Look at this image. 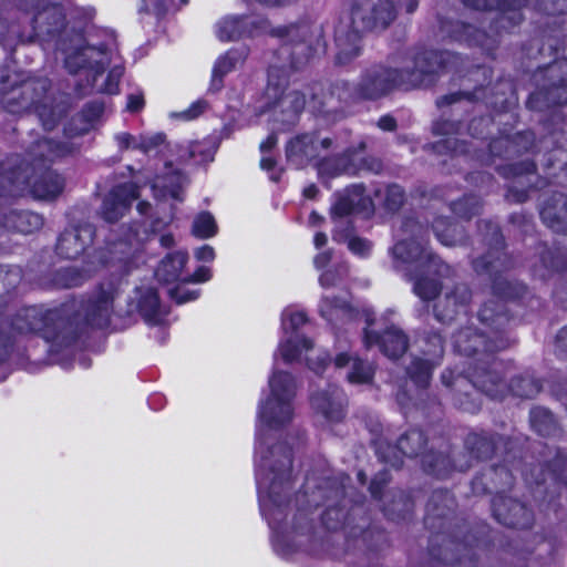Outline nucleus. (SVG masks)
<instances>
[{
  "mask_svg": "<svg viewBox=\"0 0 567 567\" xmlns=\"http://www.w3.org/2000/svg\"><path fill=\"white\" fill-rule=\"evenodd\" d=\"M285 363L305 361L309 369L320 373L329 364L326 351L316 348L312 340L288 337L282 340L275 354V369L269 377V394L258 406L256 427V481L261 514L269 525L279 512L290 480L291 454L286 446L269 450L270 433L288 425L295 416L297 385L293 377L278 369V357Z\"/></svg>",
  "mask_w": 567,
  "mask_h": 567,
  "instance_id": "nucleus-1",
  "label": "nucleus"
},
{
  "mask_svg": "<svg viewBox=\"0 0 567 567\" xmlns=\"http://www.w3.org/2000/svg\"><path fill=\"white\" fill-rule=\"evenodd\" d=\"M478 320L483 327L482 331L477 332L472 327L460 330L453 339L454 348L461 354L477 355L476 361L484 364V367H475L473 371L467 372L466 378L473 385L492 398H501L505 385L502 379L496 375L495 370L487 371L485 364L489 363L491 353L508 346L502 332L509 319L504 311L503 303L498 300H492L482 307L478 312Z\"/></svg>",
  "mask_w": 567,
  "mask_h": 567,
  "instance_id": "nucleus-2",
  "label": "nucleus"
},
{
  "mask_svg": "<svg viewBox=\"0 0 567 567\" xmlns=\"http://www.w3.org/2000/svg\"><path fill=\"white\" fill-rule=\"evenodd\" d=\"M447 68L442 53L422 51L403 59L400 69L383 65L373 66L362 75L358 90L367 99L381 97L394 89H416L429 86L436 81L439 73Z\"/></svg>",
  "mask_w": 567,
  "mask_h": 567,
  "instance_id": "nucleus-3",
  "label": "nucleus"
},
{
  "mask_svg": "<svg viewBox=\"0 0 567 567\" xmlns=\"http://www.w3.org/2000/svg\"><path fill=\"white\" fill-rule=\"evenodd\" d=\"M411 238L399 240L393 249L394 267L409 281H413V291L422 300H432L441 289L436 277L449 276L451 269L424 246L421 226L413 221L405 225Z\"/></svg>",
  "mask_w": 567,
  "mask_h": 567,
  "instance_id": "nucleus-4",
  "label": "nucleus"
},
{
  "mask_svg": "<svg viewBox=\"0 0 567 567\" xmlns=\"http://www.w3.org/2000/svg\"><path fill=\"white\" fill-rule=\"evenodd\" d=\"M111 49L86 47L81 51L71 54L65 60V65L72 73L83 70L87 76H92L91 85L97 91L115 94L118 91V83L123 75V69L115 65L107 74L105 82L97 83L99 76L102 75L105 65L111 62Z\"/></svg>",
  "mask_w": 567,
  "mask_h": 567,
  "instance_id": "nucleus-5",
  "label": "nucleus"
},
{
  "mask_svg": "<svg viewBox=\"0 0 567 567\" xmlns=\"http://www.w3.org/2000/svg\"><path fill=\"white\" fill-rule=\"evenodd\" d=\"M417 6V0H354L350 17L359 30H383L396 19L400 7L411 14Z\"/></svg>",
  "mask_w": 567,
  "mask_h": 567,
  "instance_id": "nucleus-6",
  "label": "nucleus"
},
{
  "mask_svg": "<svg viewBox=\"0 0 567 567\" xmlns=\"http://www.w3.org/2000/svg\"><path fill=\"white\" fill-rule=\"evenodd\" d=\"M280 70L271 66L268 73L267 96L274 100L271 105L272 113L277 121L284 125L293 124L303 110L306 100L303 94L297 90L284 87L279 79Z\"/></svg>",
  "mask_w": 567,
  "mask_h": 567,
  "instance_id": "nucleus-7",
  "label": "nucleus"
},
{
  "mask_svg": "<svg viewBox=\"0 0 567 567\" xmlns=\"http://www.w3.org/2000/svg\"><path fill=\"white\" fill-rule=\"evenodd\" d=\"M146 238V231H140L138 227H130L123 238L110 244L107 248L109 257L104 262L121 274H128L137 267L143 243Z\"/></svg>",
  "mask_w": 567,
  "mask_h": 567,
  "instance_id": "nucleus-8",
  "label": "nucleus"
},
{
  "mask_svg": "<svg viewBox=\"0 0 567 567\" xmlns=\"http://www.w3.org/2000/svg\"><path fill=\"white\" fill-rule=\"evenodd\" d=\"M59 327L56 310H44L38 307L21 310L11 322L13 333L21 336L39 333L48 341L55 339Z\"/></svg>",
  "mask_w": 567,
  "mask_h": 567,
  "instance_id": "nucleus-9",
  "label": "nucleus"
},
{
  "mask_svg": "<svg viewBox=\"0 0 567 567\" xmlns=\"http://www.w3.org/2000/svg\"><path fill=\"white\" fill-rule=\"evenodd\" d=\"M28 172L29 165H20L10 173L9 183L17 190H24V185L30 186L31 194L39 199H53L62 192L63 179L56 173L45 172L31 183Z\"/></svg>",
  "mask_w": 567,
  "mask_h": 567,
  "instance_id": "nucleus-10",
  "label": "nucleus"
},
{
  "mask_svg": "<svg viewBox=\"0 0 567 567\" xmlns=\"http://www.w3.org/2000/svg\"><path fill=\"white\" fill-rule=\"evenodd\" d=\"M374 203L369 195H364V188L360 184L347 187L343 192L334 194L331 205L332 219L348 217L353 213L371 214Z\"/></svg>",
  "mask_w": 567,
  "mask_h": 567,
  "instance_id": "nucleus-11",
  "label": "nucleus"
},
{
  "mask_svg": "<svg viewBox=\"0 0 567 567\" xmlns=\"http://www.w3.org/2000/svg\"><path fill=\"white\" fill-rule=\"evenodd\" d=\"M311 405L318 420L324 425H330L344 417L346 396L339 388L329 386L312 395Z\"/></svg>",
  "mask_w": 567,
  "mask_h": 567,
  "instance_id": "nucleus-12",
  "label": "nucleus"
},
{
  "mask_svg": "<svg viewBox=\"0 0 567 567\" xmlns=\"http://www.w3.org/2000/svg\"><path fill=\"white\" fill-rule=\"evenodd\" d=\"M465 6L476 10L498 9L502 13L499 22L505 27L506 22L516 24L520 21L522 16L517 12L523 6L534 0H462ZM549 0H535V7L548 12H564V9H549Z\"/></svg>",
  "mask_w": 567,
  "mask_h": 567,
  "instance_id": "nucleus-13",
  "label": "nucleus"
},
{
  "mask_svg": "<svg viewBox=\"0 0 567 567\" xmlns=\"http://www.w3.org/2000/svg\"><path fill=\"white\" fill-rule=\"evenodd\" d=\"M367 323L368 327L364 330V343L368 348L373 344H379L381 351L392 359L398 358L405 352L408 348V340L400 329L393 324L385 327L383 336L380 338L377 331L371 329L374 324V319H372L369 313L367 315Z\"/></svg>",
  "mask_w": 567,
  "mask_h": 567,
  "instance_id": "nucleus-14",
  "label": "nucleus"
},
{
  "mask_svg": "<svg viewBox=\"0 0 567 567\" xmlns=\"http://www.w3.org/2000/svg\"><path fill=\"white\" fill-rule=\"evenodd\" d=\"M361 168L378 172L381 168V163L377 159L359 158L357 155L350 158V154H346L321 161L318 165V174L321 179L326 181L342 174H355Z\"/></svg>",
  "mask_w": 567,
  "mask_h": 567,
  "instance_id": "nucleus-15",
  "label": "nucleus"
},
{
  "mask_svg": "<svg viewBox=\"0 0 567 567\" xmlns=\"http://www.w3.org/2000/svg\"><path fill=\"white\" fill-rule=\"evenodd\" d=\"M138 197V187L134 183H124L114 187L104 198L101 216L109 223H115L128 210L133 200Z\"/></svg>",
  "mask_w": 567,
  "mask_h": 567,
  "instance_id": "nucleus-16",
  "label": "nucleus"
},
{
  "mask_svg": "<svg viewBox=\"0 0 567 567\" xmlns=\"http://www.w3.org/2000/svg\"><path fill=\"white\" fill-rule=\"evenodd\" d=\"M423 354L424 358L414 359L408 369L411 380L422 388L429 384L432 370L442 359L443 341L441 336H434L429 340L427 348Z\"/></svg>",
  "mask_w": 567,
  "mask_h": 567,
  "instance_id": "nucleus-17",
  "label": "nucleus"
},
{
  "mask_svg": "<svg viewBox=\"0 0 567 567\" xmlns=\"http://www.w3.org/2000/svg\"><path fill=\"white\" fill-rule=\"evenodd\" d=\"M331 144L329 138L319 140L316 135L305 134L290 141L287 146V158L296 167H303L320 155Z\"/></svg>",
  "mask_w": 567,
  "mask_h": 567,
  "instance_id": "nucleus-18",
  "label": "nucleus"
},
{
  "mask_svg": "<svg viewBox=\"0 0 567 567\" xmlns=\"http://www.w3.org/2000/svg\"><path fill=\"white\" fill-rule=\"evenodd\" d=\"M351 21H341L336 29V60L338 64H348L361 53V34Z\"/></svg>",
  "mask_w": 567,
  "mask_h": 567,
  "instance_id": "nucleus-19",
  "label": "nucleus"
},
{
  "mask_svg": "<svg viewBox=\"0 0 567 567\" xmlns=\"http://www.w3.org/2000/svg\"><path fill=\"white\" fill-rule=\"evenodd\" d=\"M493 512L499 523L511 527L526 528L533 520L532 513L524 504L505 496L494 498Z\"/></svg>",
  "mask_w": 567,
  "mask_h": 567,
  "instance_id": "nucleus-20",
  "label": "nucleus"
},
{
  "mask_svg": "<svg viewBox=\"0 0 567 567\" xmlns=\"http://www.w3.org/2000/svg\"><path fill=\"white\" fill-rule=\"evenodd\" d=\"M116 292L117 289L113 284L102 285L94 298L89 301L86 318L92 326L99 328L107 326Z\"/></svg>",
  "mask_w": 567,
  "mask_h": 567,
  "instance_id": "nucleus-21",
  "label": "nucleus"
},
{
  "mask_svg": "<svg viewBox=\"0 0 567 567\" xmlns=\"http://www.w3.org/2000/svg\"><path fill=\"white\" fill-rule=\"evenodd\" d=\"M259 29H262V22L251 17L226 16L216 23L215 33L220 41H234Z\"/></svg>",
  "mask_w": 567,
  "mask_h": 567,
  "instance_id": "nucleus-22",
  "label": "nucleus"
},
{
  "mask_svg": "<svg viewBox=\"0 0 567 567\" xmlns=\"http://www.w3.org/2000/svg\"><path fill=\"white\" fill-rule=\"evenodd\" d=\"M94 230L91 225L65 230L59 238L56 250L64 258H76L92 243Z\"/></svg>",
  "mask_w": 567,
  "mask_h": 567,
  "instance_id": "nucleus-23",
  "label": "nucleus"
},
{
  "mask_svg": "<svg viewBox=\"0 0 567 567\" xmlns=\"http://www.w3.org/2000/svg\"><path fill=\"white\" fill-rule=\"evenodd\" d=\"M337 369H347V380L352 384H365L371 382L374 369L367 362L348 352H340L334 358Z\"/></svg>",
  "mask_w": 567,
  "mask_h": 567,
  "instance_id": "nucleus-24",
  "label": "nucleus"
},
{
  "mask_svg": "<svg viewBox=\"0 0 567 567\" xmlns=\"http://www.w3.org/2000/svg\"><path fill=\"white\" fill-rule=\"evenodd\" d=\"M470 297L471 293L466 286H456L454 291L446 292L444 300L435 306V317L442 322L453 320L456 315L465 310Z\"/></svg>",
  "mask_w": 567,
  "mask_h": 567,
  "instance_id": "nucleus-25",
  "label": "nucleus"
},
{
  "mask_svg": "<svg viewBox=\"0 0 567 567\" xmlns=\"http://www.w3.org/2000/svg\"><path fill=\"white\" fill-rule=\"evenodd\" d=\"M544 223L557 233H567V197L563 194L554 196L550 203H546L540 209Z\"/></svg>",
  "mask_w": 567,
  "mask_h": 567,
  "instance_id": "nucleus-26",
  "label": "nucleus"
},
{
  "mask_svg": "<svg viewBox=\"0 0 567 567\" xmlns=\"http://www.w3.org/2000/svg\"><path fill=\"white\" fill-rule=\"evenodd\" d=\"M115 140L121 148H134L143 153H151L165 142V135L162 133H152L134 136L123 132L116 134Z\"/></svg>",
  "mask_w": 567,
  "mask_h": 567,
  "instance_id": "nucleus-27",
  "label": "nucleus"
},
{
  "mask_svg": "<svg viewBox=\"0 0 567 567\" xmlns=\"http://www.w3.org/2000/svg\"><path fill=\"white\" fill-rule=\"evenodd\" d=\"M188 260L185 251H175L168 254L156 269V277L164 282L183 281V269Z\"/></svg>",
  "mask_w": 567,
  "mask_h": 567,
  "instance_id": "nucleus-28",
  "label": "nucleus"
},
{
  "mask_svg": "<svg viewBox=\"0 0 567 567\" xmlns=\"http://www.w3.org/2000/svg\"><path fill=\"white\" fill-rule=\"evenodd\" d=\"M246 51L229 50L215 62L210 82V90L218 91L223 84V76L236 68L246 59Z\"/></svg>",
  "mask_w": 567,
  "mask_h": 567,
  "instance_id": "nucleus-29",
  "label": "nucleus"
},
{
  "mask_svg": "<svg viewBox=\"0 0 567 567\" xmlns=\"http://www.w3.org/2000/svg\"><path fill=\"white\" fill-rule=\"evenodd\" d=\"M186 182V178L178 172H174L164 177H156L152 188L156 197L166 198L171 196L174 199L181 200L179 193Z\"/></svg>",
  "mask_w": 567,
  "mask_h": 567,
  "instance_id": "nucleus-30",
  "label": "nucleus"
},
{
  "mask_svg": "<svg viewBox=\"0 0 567 567\" xmlns=\"http://www.w3.org/2000/svg\"><path fill=\"white\" fill-rule=\"evenodd\" d=\"M42 225V217L32 212H12L6 220V227L24 234L32 233Z\"/></svg>",
  "mask_w": 567,
  "mask_h": 567,
  "instance_id": "nucleus-31",
  "label": "nucleus"
},
{
  "mask_svg": "<svg viewBox=\"0 0 567 567\" xmlns=\"http://www.w3.org/2000/svg\"><path fill=\"white\" fill-rule=\"evenodd\" d=\"M433 229L437 239L445 246H454L463 238L460 227L443 218L434 221Z\"/></svg>",
  "mask_w": 567,
  "mask_h": 567,
  "instance_id": "nucleus-32",
  "label": "nucleus"
},
{
  "mask_svg": "<svg viewBox=\"0 0 567 567\" xmlns=\"http://www.w3.org/2000/svg\"><path fill=\"white\" fill-rule=\"evenodd\" d=\"M425 437L419 430H412L399 439L398 450L406 456H417L424 449Z\"/></svg>",
  "mask_w": 567,
  "mask_h": 567,
  "instance_id": "nucleus-33",
  "label": "nucleus"
},
{
  "mask_svg": "<svg viewBox=\"0 0 567 567\" xmlns=\"http://www.w3.org/2000/svg\"><path fill=\"white\" fill-rule=\"evenodd\" d=\"M350 311L349 305L346 300L333 301L329 297L323 296L319 303L320 315L328 321L346 317Z\"/></svg>",
  "mask_w": 567,
  "mask_h": 567,
  "instance_id": "nucleus-34",
  "label": "nucleus"
},
{
  "mask_svg": "<svg viewBox=\"0 0 567 567\" xmlns=\"http://www.w3.org/2000/svg\"><path fill=\"white\" fill-rule=\"evenodd\" d=\"M375 197L380 198L388 210H396L404 202V192L399 185H390L384 189H377Z\"/></svg>",
  "mask_w": 567,
  "mask_h": 567,
  "instance_id": "nucleus-35",
  "label": "nucleus"
},
{
  "mask_svg": "<svg viewBox=\"0 0 567 567\" xmlns=\"http://www.w3.org/2000/svg\"><path fill=\"white\" fill-rule=\"evenodd\" d=\"M530 423L540 435H549L555 429L551 413L544 408H535L530 411Z\"/></svg>",
  "mask_w": 567,
  "mask_h": 567,
  "instance_id": "nucleus-36",
  "label": "nucleus"
},
{
  "mask_svg": "<svg viewBox=\"0 0 567 567\" xmlns=\"http://www.w3.org/2000/svg\"><path fill=\"white\" fill-rule=\"evenodd\" d=\"M192 233L198 238H209L217 233V225L209 213L198 214L193 223Z\"/></svg>",
  "mask_w": 567,
  "mask_h": 567,
  "instance_id": "nucleus-37",
  "label": "nucleus"
},
{
  "mask_svg": "<svg viewBox=\"0 0 567 567\" xmlns=\"http://www.w3.org/2000/svg\"><path fill=\"white\" fill-rule=\"evenodd\" d=\"M511 390L517 396L533 398L540 391V384L532 377H522L513 381Z\"/></svg>",
  "mask_w": 567,
  "mask_h": 567,
  "instance_id": "nucleus-38",
  "label": "nucleus"
},
{
  "mask_svg": "<svg viewBox=\"0 0 567 567\" xmlns=\"http://www.w3.org/2000/svg\"><path fill=\"white\" fill-rule=\"evenodd\" d=\"M38 154L49 161L64 156L71 152L66 144L55 143L50 140H42L37 144Z\"/></svg>",
  "mask_w": 567,
  "mask_h": 567,
  "instance_id": "nucleus-39",
  "label": "nucleus"
},
{
  "mask_svg": "<svg viewBox=\"0 0 567 567\" xmlns=\"http://www.w3.org/2000/svg\"><path fill=\"white\" fill-rule=\"evenodd\" d=\"M307 321L306 315L302 311L293 308H286L281 317V327L285 333L295 332Z\"/></svg>",
  "mask_w": 567,
  "mask_h": 567,
  "instance_id": "nucleus-40",
  "label": "nucleus"
},
{
  "mask_svg": "<svg viewBox=\"0 0 567 567\" xmlns=\"http://www.w3.org/2000/svg\"><path fill=\"white\" fill-rule=\"evenodd\" d=\"M347 276L348 267L346 265H338L323 271L319 277V284L322 288L337 287L342 284Z\"/></svg>",
  "mask_w": 567,
  "mask_h": 567,
  "instance_id": "nucleus-41",
  "label": "nucleus"
},
{
  "mask_svg": "<svg viewBox=\"0 0 567 567\" xmlns=\"http://www.w3.org/2000/svg\"><path fill=\"white\" fill-rule=\"evenodd\" d=\"M481 208L480 200L475 196H468L453 203L452 210L462 218H471L476 215Z\"/></svg>",
  "mask_w": 567,
  "mask_h": 567,
  "instance_id": "nucleus-42",
  "label": "nucleus"
},
{
  "mask_svg": "<svg viewBox=\"0 0 567 567\" xmlns=\"http://www.w3.org/2000/svg\"><path fill=\"white\" fill-rule=\"evenodd\" d=\"M159 301L155 289L146 288L138 299V308L141 311L152 315L155 313L158 308Z\"/></svg>",
  "mask_w": 567,
  "mask_h": 567,
  "instance_id": "nucleus-43",
  "label": "nucleus"
},
{
  "mask_svg": "<svg viewBox=\"0 0 567 567\" xmlns=\"http://www.w3.org/2000/svg\"><path fill=\"white\" fill-rule=\"evenodd\" d=\"M344 239L352 254L359 257H367L371 252L372 244L367 239L357 236L347 237Z\"/></svg>",
  "mask_w": 567,
  "mask_h": 567,
  "instance_id": "nucleus-44",
  "label": "nucleus"
},
{
  "mask_svg": "<svg viewBox=\"0 0 567 567\" xmlns=\"http://www.w3.org/2000/svg\"><path fill=\"white\" fill-rule=\"evenodd\" d=\"M309 52H310V48L305 42L297 43L293 47V50L291 51L292 68L297 69L303 62H306L309 59V55H310ZM281 53L282 54L290 53V50L285 47V48L281 49Z\"/></svg>",
  "mask_w": 567,
  "mask_h": 567,
  "instance_id": "nucleus-45",
  "label": "nucleus"
},
{
  "mask_svg": "<svg viewBox=\"0 0 567 567\" xmlns=\"http://www.w3.org/2000/svg\"><path fill=\"white\" fill-rule=\"evenodd\" d=\"M463 30V33L460 34V35H455V38L457 40H465L470 43H475V44H480L482 47H486V35L485 33L478 31V30H475L473 27L471 25H460Z\"/></svg>",
  "mask_w": 567,
  "mask_h": 567,
  "instance_id": "nucleus-46",
  "label": "nucleus"
},
{
  "mask_svg": "<svg viewBox=\"0 0 567 567\" xmlns=\"http://www.w3.org/2000/svg\"><path fill=\"white\" fill-rule=\"evenodd\" d=\"M168 293L179 305L195 300L198 297V290H189L184 286L172 288L168 290Z\"/></svg>",
  "mask_w": 567,
  "mask_h": 567,
  "instance_id": "nucleus-47",
  "label": "nucleus"
},
{
  "mask_svg": "<svg viewBox=\"0 0 567 567\" xmlns=\"http://www.w3.org/2000/svg\"><path fill=\"white\" fill-rule=\"evenodd\" d=\"M87 277L86 274L79 271L76 268H68L63 270L62 272V281L63 285L66 287H75L81 285L85 278Z\"/></svg>",
  "mask_w": 567,
  "mask_h": 567,
  "instance_id": "nucleus-48",
  "label": "nucleus"
},
{
  "mask_svg": "<svg viewBox=\"0 0 567 567\" xmlns=\"http://www.w3.org/2000/svg\"><path fill=\"white\" fill-rule=\"evenodd\" d=\"M207 107V103L203 100L194 102L189 109L184 111L181 116L184 120H193L199 116Z\"/></svg>",
  "mask_w": 567,
  "mask_h": 567,
  "instance_id": "nucleus-49",
  "label": "nucleus"
},
{
  "mask_svg": "<svg viewBox=\"0 0 567 567\" xmlns=\"http://www.w3.org/2000/svg\"><path fill=\"white\" fill-rule=\"evenodd\" d=\"M212 277L210 269L207 267H199L193 275L183 278V282H205Z\"/></svg>",
  "mask_w": 567,
  "mask_h": 567,
  "instance_id": "nucleus-50",
  "label": "nucleus"
},
{
  "mask_svg": "<svg viewBox=\"0 0 567 567\" xmlns=\"http://www.w3.org/2000/svg\"><path fill=\"white\" fill-rule=\"evenodd\" d=\"M555 351L559 357H567V327L563 328L558 332L556 337Z\"/></svg>",
  "mask_w": 567,
  "mask_h": 567,
  "instance_id": "nucleus-51",
  "label": "nucleus"
},
{
  "mask_svg": "<svg viewBox=\"0 0 567 567\" xmlns=\"http://www.w3.org/2000/svg\"><path fill=\"white\" fill-rule=\"evenodd\" d=\"M548 94L553 97L554 103L564 104L567 103V84L561 83L559 86L550 89Z\"/></svg>",
  "mask_w": 567,
  "mask_h": 567,
  "instance_id": "nucleus-52",
  "label": "nucleus"
},
{
  "mask_svg": "<svg viewBox=\"0 0 567 567\" xmlns=\"http://www.w3.org/2000/svg\"><path fill=\"white\" fill-rule=\"evenodd\" d=\"M195 257L202 261H212L215 258L214 248L208 245H204L195 250Z\"/></svg>",
  "mask_w": 567,
  "mask_h": 567,
  "instance_id": "nucleus-53",
  "label": "nucleus"
},
{
  "mask_svg": "<svg viewBox=\"0 0 567 567\" xmlns=\"http://www.w3.org/2000/svg\"><path fill=\"white\" fill-rule=\"evenodd\" d=\"M144 105V99L140 94H131L127 99V105L126 109L130 112H137L140 111Z\"/></svg>",
  "mask_w": 567,
  "mask_h": 567,
  "instance_id": "nucleus-54",
  "label": "nucleus"
},
{
  "mask_svg": "<svg viewBox=\"0 0 567 567\" xmlns=\"http://www.w3.org/2000/svg\"><path fill=\"white\" fill-rule=\"evenodd\" d=\"M182 2V6H185L187 4L188 0H181ZM174 1L173 0H157L154 4H153V10L156 14H162L164 13L166 10L169 9L171 6H173Z\"/></svg>",
  "mask_w": 567,
  "mask_h": 567,
  "instance_id": "nucleus-55",
  "label": "nucleus"
},
{
  "mask_svg": "<svg viewBox=\"0 0 567 567\" xmlns=\"http://www.w3.org/2000/svg\"><path fill=\"white\" fill-rule=\"evenodd\" d=\"M474 268L477 272L489 271V269L497 270V266L494 262L486 260L485 258L475 260Z\"/></svg>",
  "mask_w": 567,
  "mask_h": 567,
  "instance_id": "nucleus-56",
  "label": "nucleus"
},
{
  "mask_svg": "<svg viewBox=\"0 0 567 567\" xmlns=\"http://www.w3.org/2000/svg\"><path fill=\"white\" fill-rule=\"evenodd\" d=\"M259 3H262L268 7H290L299 2L300 0H256Z\"/></svg>",
  "mask_w": 567,
  "mask_h": 567,
  "instance_id": "nucleus-57",
  "label": "nucleus"
},
{
  "mask_svg": "<svg viewBox=\"0 0 567 567\" xmlns=\"http://www.w3.org/2000/svg\"><path fill=\"white\" fill-rule=\"evenodd\" d=\"M331 260V252L330 251H323L318 254L315 259L313 264L317 269L324 268Z\"/></svg>",
  "mask_w": 567,
  "mask_h": 567,
  "instance_id": "nucleus-58",
  "label": "nucleus"
},
{
  "mask_svg": "<svg viewBox=\"0 0 567 567\" xmlns=\"http://www.w3.org/2000/svg\"><path fill=\"white\" fill-rule=\"evenodd\" d=\"M508 282L506 280H499L494 284L493 289L498 297L509 298L512 295L507 291Z\"/></svg>",
  "mask_w": 567,
  "mask_h": 567,
  "instance_id": "nucleus-59",
  "label": "nucleus"
},
{
  "mask_svg": "<svg viewBox=\"0 0 567 567\" xmlns=\"http://www.w3.org/2000/svg\"><path fill=\"white\" fill-rule=\"evenodd\" d=\"M378 126L383 131H393L396 126V123L392 116L385 115L379 120Z\"/></svg>",
  "mask_w": 567,
  "mask_h": 567,
  "instance_id": "nucleus-60",
  "label": "nucleus"
},
{
  "mask_svg": "<svg viewBox=\"0 0 567 567\" xmlns=\"http://www.w3.org/2000/svg\"><path fill=\"white\" fill-rule=\"evenodd\" d=\"M197 154H202V145L197 142H194V143L189 144L188 155L187 156L181 155V158H183V159L195 158L197 156Z\"/></svg>",
  "mask_w": 567,
  "mask_h": 567,
  "instance_id": "nucleus-61",
  "label": "nucleus"
},
{
  "mask_svg": "<svg viewBox=\"0 0 567 567\" xmlns=\"http://www.w3.org/2000/svg\"><path fill=\"white\" fill-rule=\"evenodd\" d=\"M277 143V137L275 135H269L266 141H264L261 144H260V150L262 152H267V151H270Z\"/></svg>",
  "mask_w": 567,
  "mask_h": 567,
  "instance_id": "nucleus-62",
  "label": "nucleus"
},
{
  "mask_svg": "<svg viewBox=\"0 0 567 567\" xmlns=\"http://www.w3.org/2000/svg\"><path fill=\"white\" fill-rule=\"evenodd\" d=\"M328 241V237L324 233H317L313 238V244L316 248L323 247Z\"/></svg>",
  "mask_w": 567,
  "mask_h": 567,
  "instance_id": "nucleus-63",
  "label": "nucleus"
},
{
  "mask_svg": "<svg viewBox=\"0 0 567 567\" xmlns=\"http://www.w3.org/2000/svg\"><path fill=\"white\" fill-rule=\"evenodd\" d=\"M159 243L163 247L169 248L174 245L175 240L172 234H163L159 237Z\"/></svg>",
  "mask_w": 567,
  "mask_h": 567,
  "instance_id": "nucleus-64",
  "label": "nucleus"
}]
</instances>
